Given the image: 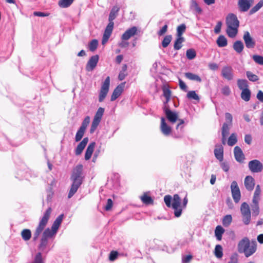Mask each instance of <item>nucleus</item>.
<instances>
[{
    "label": "nucleus",
    "mask_w": 263,
    "mask_h": 263,
    "mask_svg": "<svg viewBox=\"0 0 263 263\" xmlns=\"http://www.w3.org/2000/svg\"><path fill=\"white\" fill-rule=\"evenodd\" d=\"M86 130L80 127L78 130L77 131L76 137H75V141L76 142L80 141L82 138H83L84 134L85 133Z\"/></svg>",
    "instance_id": "obj_40"
},
{
    "label": "nucleus",
    "mask_w": 263,
    "mask_h": 263,
    "mask_svg": "<svg viewBox=\"0 0 263 263\" xmlns=\"http://www.w3.org/2000/svg\"><path fill=\"white\" fill-rule=\"evenodd\" d=\"M167 25L165 24L158 32V35L159 36H161L165 34L167 30Z\"/></svg>",
    "instance_id": "obj_60"
},
{
    "label": "nucleus",
    "mask_w": 263,
    "mask_h": 263,
    "mask_svg": "<svg viewBox=\"0 0 263 263\" xmlns=\"http://www.w3.org/2000/svg\"><path fill=\"white\" fill-rule=\"evenodd\" d=\"M225 118L226 120V122L225 123H228V124L232 125L233 117L232 115L230 113L226 112L225 114Z\"/></svg>",
    "instance_id": "obj_56"
},
{
    "label": "nucleus",
    "mask_w": 263,
    "mask_h": 263,
    "mask_svg": "<svg viewBox=\"0 0 263 263\" xmlns=\"http://www.w3.org/2000/svg\"><path fill=\"white\" fill-rule=\"evenodd\" d=\"M32 263H44L41 253H38L36 254Z\"/></svg>",
    "instance_id": "obj_52"
},
{
    "label": "nucleus",
    "mask_w": 263,
    "mask_h": 263,
    "mask_svg": "<svg viewBox=\"0 0 263 263\" xmlns=\"http://www.w3.org/2000/svg\"><path fill=\"white\" fill-rule=\"evenodd\" d=\"M191 9L195 10L196 12L200 13L201 12V9L199 7L197 3L195 1H192L191 4Z\"/></svg>",
    "instance_id": "obj_50"
},
{
    "label": "nucleus",
    "mask_w": 263,
    "mask_h": 263,
    "mask_svg": "<svg viewBox=\"0 0 263 263\" xmlns=\"http://www.w3.org/2000/svg\"><path fill=\"white\" fill-rule=\"evenodd\" d=\"M253 215L257 216L259 214V209L258 204H252L251 205Z\"/></svg>",
    "instance_id": "obj_55"
},
{
    "label": "nucleus",
    "mask_w": 263,
    "mask_h": 263,
    "mask_svg": "<svg viewBox=\"0 0 263 263\" xmlns=\"http://www.w3.org/2000/svg\"><path fill=\"white\" fill-rule=\"evenodd\" d=\"M160 130L162 133L166 136H168L172 131L171 127L166 124L164 117L161 118Z\"/></svg>",
    "instance_id": "obj_17"
},
{
    "label": "nucleus",
    "mask_w": 263,
    "mask_h": 263,
    "mask_svg": "<svg viewBox=\"0 0 263 263\" xmlns=\"http://www.w3.org/2000/svg\"><path fill=\"white\" fill-rule=\"evenodd\" d=\"M263 6V0H260L254 7L250 11V14H252L259 10Z\"/></svg>",
    "instance_id": "obj_43"
},
{
    "label": "nucleus",
    "mask_w": 263,
    "mask_h": 263,
    "mask_svg": "<svg viewBox=\"0 0 263 263\" xmlns=\"http://www.w3.org/2000/svg\"><path fill=\"white\" fill-rule=\"evenodd\" d=\"M185 77L187 79H188L190 80H192V81H196L198 82H201V79L198 75H197L196 74H194V73H193L191 72H186L185 73Z\"/></svg>",
    "instance_id": "obj_29"
},
{
    "label": "nucleus",
    "mask_w": 263,
    "mask_h": 263,
    "mask_svg": "<svg viewBox=\"0 0 263 263\" xmlns=\"http://www.w3.org/2000/svg\"><path fill=\"white\" fill-rule=\"evenodd\" d=\"M224 232V230L223 228L220 226H218L216 227V229L215 230V235L216 237V238L218 240H221L222 238V235Z\"/></svg>",
    "instance_id": "obj_32"
},
{
    "label": "nucleus",
    "mask_w": 263,
    "mask_h": 263,
    "mask_svg": "<svg viewBox=\"0 0 263 263\" xmlns=\"http://www.w3.org/2000/svg\"><path fill=\"white\" fill-rule=\"evenodd\" d=\"M172 40V35H166L162 41V46L163 48L167 47Z\"/></svg>",
    "instance_id": "obj_42"
},
{
    "label": "nucleus",
    "mask_w": 263,
    "mask_h": 263,
    "mask_svg": "<svg viewBox=\"0 0 263 263\" xmlns=\"http://www.w3.org/2000/svg\"><path fill=\"white\" fill-rule=\"evenodd\" d=\"M234 155L236 160L239 163H243L245 160V155L241 149L238 146L234 148Z\"/></svg>",
    "instance_id": "obj_18"
},
{
    "label": "nucleus",
    "mask_w": 263,
    "mask_h": 263,
    "mask_svg": "<svg viewBox=\"0 0 263 263\" xmlns=\"http://www.w3.org/2000/svg\"><path fill=\"white\" fill-rule=\"evenodd\" d=\"M221 76L229 81L232 80L234 78L232 67L230 66L223 67L221 70Z\"/></svg>",
    "instance_id": "obj_13"
},
{
    "label": "nucleus",
    "mask_w": 263,
    "mask_h": 263,
    "mask_svg": "<svg viewBox=\"0 0 263 263\" xmlns=\"http://www.w3.org/2000/svg\"><path fill=\"white\" fill-rule=\"evenodd\" d=\"M256 241H250L247 237L243 238L238 242L237 250L239 253L243 254L246 257L252 255L256 252Z\"/></svg>",
    "instance_id": "obj_1"
},
{
    "label": "nucleus",
    "mask_w": 263,
    "mask_h": 263,
    "mask_svg": "<svg viewBox=\"0 0 263 263\" xmlns=\"http://www.w3.org/2000/svg\"><path fill=\"white\" fill-rule=\"evenodd\" d=\"M104 112V108L101 107H99L94 117L92 122L91 123V127L90 129V133H93L96 129L98 125L99 124L103 115Z\"/></svg>",
    "instance_id": "obj_8"
},
{
    "label": "nucleus",
    "mask_w": 263,
    "mask_h": 263,
    "mask_svg": "<svg viewBox=\"0 0 263 263\" xmlns=\"http://www.w3.org/2000/svg\"><path fill=\"white\" fill-rule=\"evenodd\" d=\"M232 221V217L231 215H227L225 216L222 220V224L224 227H228Z\"/></svg>",
    "instance_id": "obj_44"
},
{
    "label": "nucleus",
    "mask_w": 263,
    "mask_h": 263,
    "mask_svg": "<svg viewBox=\"0 0 263 263\" xmlns=\"http://www.w3.org/2000/svg\"><path fill=\"white\" fill-rule=\"evenodd\" d=\"M252 58L256 63L263 65V57L258 55H254Z\"/></svg>",
    "instance_id": "obj_53"
},
{
    "label": "nucleus",
    "mask_w": 263,
    "mask_h": 263,
    "mask_svg": "<svg viewBox=\"0 0 263 263\" xmlns=\"http://www.w3.org/2000/svg\"><path fill=\"white\" fill-rule=\"evenodd\" d=\"M125 85V82L121 83L118 85L114 90L111 96V101H115L117 99L122 93L123 91V89Z\"/></svg>",
    "instance_id": "obj_19"
},
{
    "label": "nucleus",
    "mask_w": 263,
    "mask_h": 263,
    "mask_svg": "<svg viewBox=\"0 0 263 263\" xmlns=\"http://www.w3.org/2000/svg\"><path fill=\"white\" fill-rule=\"evenodd\" d=\"M240 212L243 222L246 225H248L251 220V212L249 204L246 202H243L240 206Z\"/></svg>",
    "instance_id": "obj_7"
},
{
    "label": "nucleus",
    "mask_w": 263,
    "mask_h": 263,
    "mask_svg": "<svg viewBox=\"0 0 263 263\" xmlns=\"http://www.w3.org/2000/svg\"><path fill=\"white\" fill-rule=\"evenodd\" d=\"M95 145V142H91L88 145L85 154V159L86 160H88L91 158Z\"/></svg>",
    "instance_id": "obj_23"
},
{
    "label": "nucleus",
    "mask_w": 263,
    "mask_h": 263,
    "mask_svg": "<svg viewBox=\"0 0 263 263\" xmlns=\"http://www.w3.org/2000/svg\"><path fill=\"white\" fill-rule=\"evenodd\" d=\"M64 217L63 214H61L59 215L54 220L53 222V223L52 224V226L51 227L52 229H53L54 230L58 231V230L60 226L62 221L63 220Z\"/></svg>",
    "instance_id": "obj_25"
},
{
    "label": "nucleus",
    "mask_w": 263,
    "mask_h": 263,
    "mask_svg": "<svg viewBox=\"0 0 263 263\" xmlns=\"http://www.w3.org/2000/svg\"><path fill=\"white\" fill-rule=\"evenodd\" d=\"M99 58L98 55H93L90 58L86 66V70L87 71H91L95 69L98 62Z\"/></svg>",
    "instance_id": "obj_14"
},
{
    "label": "nucleus",
    "mask_w": 263,
    "mask_h": 263,
    "mask_svg": "<svg viewBox=\"0 0 263 263\" xmlns=\"http://www.w3.org/2000/svg\"><path fill=\"white\" fill-rule=\"evenodd\" d=\"M237 86L238 88L241 90H243L245 89H249L248 81L245 79H238L237 80Z\"/></svg>",
    "instance_id": "obj_33"
},
{
    "label": "nucleus",
    "mask_w": 263,
    "mask_h": 263,
    "mask_svg": "<svg viewBox=\"0 0 263 263\" xmlns=\"http://www.w3.org/2000/svg\"><path fill=\"white\" fill-rule=\"evenodd\" d=\"M232 125L228 124V123H224L222 127V136H228L229 131L232 127Z\"/></svg>",
    "instance_id": "obj_35"
},
{
    "label": "nucleus",
    "mask_w": 263,
    "mask_h": 263,
    "mask_svg": "<svg viewBox=\"0 0 263 263\" xmlns=\"http://www.w3.org/2000/svg\"><path fill=\"white\" fill-rule=\"evenodd\" d=\"M88 142V138H84L76 147L75 149V154L77 156L81 155Z\"/></svg>",
    "instance_id": "obj_21"
},
{
    "label": "nucleus",
    "mask_w": 263,
    "mask_h": 263,
    "mask_svg": "<svg viewBox=\"0 0 263 263\" xmlns=\"http://www.w3.org/2000/svg\"><path fill=\"white\" fill-rule=\"evenodd\" d=\"M253 3L251 2L249 0H239L238 2V6L239 10L241 12L247 11Z\"/></svg>",
    "instance_id": "obj_16"
},
{
    "label": "nucleus",
    "mask_w": 263,
    "mask_h": 263,
    "mask_svg": "<svg viewBox=\"0 0 263 263\" xmlns=\"http://www.w3.org/2000/svg\"><path fill=\"white\" fill-rule=\"evenodd\" d=\"M187 97L190 99H193L197 101L199 100V96H198V95L196 94V92L193 90L190 91L188 92L187 94Z\"/></svg>",
    "instance_id": "obj_48"
},
{
    "label": "nucleus",
    "mask_w": 263,
    "mask_h": 263,
    "mask_svg": "<svg viewBox=\"0 0 263 263\" xmlns=\"http://www.w3.org/2000/svg\"><path fill=\"white\" fill-rule=\"evenodd\" d=\"M140 199L142 202L146 205L152 204L153 203V199L149 196H147L146 194H144L143 196L140 197Z\"/></svg>",
    "instance_id": "obj_37"
},
{
    "label": "nucleus",
    "mask_w": 263,
    "mask_h": 263,
    "mask_svg": "<svg viewBox=\"0 0 263 263\" xmlns=\"http://www.w3.org/2000/svg\"><path fill=\"white\" fill-rule=\"evenodd\" d=\"M51 213V208H49L46 211L43 217L41 218L39 223L36 227L34 234L33 239L34 240H36L38 239L39 237L42 233L43 231L46 226L48 221L49 219L50 214Z\"/></svg>",
    "instance_id": "obj_6"
},
{
    "label": "nucleus",
    "mask_w": 263,
    "mask_h": 263,
    "mask_svg": "<svg viewBox=\"0 0 263 263\" xmlns=\"http://www.w3.org/2000/svg\"><path fill=\"white\" fill-rule=\"evenodd\" d=\"M215 256L217 258H221L223 256V249L222 247L220 245H217L215 246L214 250Z\"/></svg>",
    "instance_id": "obj_34"
},
{
    "label": "nucleus",
    "mask_w": 263,
    "mask_h": 263,
    "mask_svg": "<svg viewBox=\"0 0 263 263\" xmlns=\"http://www.w3.org/2000/svg\"><path fill=\"white\" fill-rule=\"evenodd\" d=\"M239 256L237 253H233L230 257L228 263H238Z\"/></svg>",
    "instance_id": "obj_47"
},
{
    "label": "nucleus",
    "mask_w": 263,
    "mask_h": 263,
    "mask_svg": "<svg viewBox=\"0 0 263 263\" xmlns=\"http://www.w3.org/2000/svg\"><path fill=\"white\" fill-rule=\"evenodd\" d=\"M256 98L259 101L263 103V91L259 90L257 93Z\"/></svg>",
    "instance_id": "obj_64"
},
{
    "label": "nucleus",
    "mask_w": 263,
    "mask_h": 263,
    "mask_svg": "<svg viewBox=\"0 0 263 263\" xmlns=\"http://www.w3.org/2000/svg\"><path fill=\"white\" fill-rule=\"evenodd\" d=\"M222 26V23L220 21H219L217 22L215 28H214V32L215 33L218 34L220 33L221 31V28Z\"/></svg>",
    "instance_id": "obj_58"
},
{
    "label": "nucleus",
    "mask_w": 263,
    "mask_h": 263,
    "mask_svg": "<svg viewBox=\"0 0 263 263\" xmlns=\"http://www.w3.org/2000/svg\"><path fill=\"white\" fill-rule=\"evenodd\" d=\"M233 49L238 53H240L243 50L244 45L240 41H237L233 44Z\"/></svg>",
    "instance_id": "obj_26"
},
{
    "label": "nucleus",
    "mask_w": 263,
    "mask_h": 263,
    "mask_svg": "<svg viewBox=\"0 0 263 263\" xmlns=\"http://www.w3.org/2000/svg\"><path fill=\"white\" fill-rule=\"evenodd\" d=\"M240 96L243 100L248 102L250 100L251 91L249 89H245L242 90Z\"/></svg>",
    "instance_id": "obj_31"
},
{
    "label": "nucleus",
    "mask_w": 263,
    "mask_h": 263,
    "mask_svg": "<svg viewBox=\"0 0 263 263\" xmlns=\"http://www.w3.org/2000/svg\"><path fill=\"white\" fill-rule=\"evenodd\" d=\"M119 10L120 8L119 7L115 6L112 7L110 12L108 18L109 23L105 29L102 37V44L103 45H104L107 43L111 35L114 26L113 21L116 17Z\"/></svg>",
    "instance_id": "obj_4"
},
{
    "label": "nucleus",
    "mask_w": 263,
    "mask_h": 263,
    "mask_svg": "<svg viewBox=\"0 0 263 263\" xmlns=\"http://www.w3.org/2000/svg\"><path fill=\"white\" fill-rule=\"evenodd\" d=\"M21 236L25 241L29 240L31 237V231L29 229H24L21 232Z\"/></svg>",
    "instance_id": "obj_36"
},
{
    "label": "nucleus",
    "mask_w": 263,
    "mask_h": 263,
    "mask_svg": "<svg viewBox=\"0 0 263 263\" xmlns=\"http://www.w3.org/2000/svg\"><path fill=\"white\" fill-rule=\"evenodd\" d=\"M113 202L111 199H108L107 204L105 207V209L106 211H109L111 209L112 206Z\"/></svg>",
    "instance_id": "obj_62"
},
{
    "label": "nucleus",
    "mask_w": 263,
    "mask_h": 263,
    "mask_svg": "<svg viewBox=\"0 0 263 263\" xmlns=\"http://www.w3.org/2000/svg\"><path fill=\"white\" fill-rule=\"evenodd\" d=\"M110 86V78L107 77L104 82L102 83L101 89L99 95V101L102 102L106 98L109 88Z\"/></svg>",
    "instance_id": "obj_9"
},
{
    "label": "nucleus",
    "mask_w": 263,
    "mask_h": 263,
    "mask_svg": "<svg viewBox=\"0 0 263 263\" xmlns=\"http://www.w3.org/2000/svg\"><path fill=\"white\" fill-rule=\"evenodd\" d=\"M245 185L248 191H252L254 187L255 181L251 176H247L245 179Z\"/></svg>",
    "instance_id": "obj_22"
},
{
    "label": "nucleus",
    "mask_w": 263,
    "mask_h": 263,
    "mask_svg": "<svg viewBox=\"0 0 263 263\" xmlns=\"http://www.w3.org/2000/svg\"><path fill=\"white\" fill-rule=\"evenodd\" d=\"M184 41L183 37L177 36L174 45V48L176 50L180 49L182 46V43Z\"/></svg>",
    "instance_id": "obj_30"
},
{
    "label": "nucleus",
    "mask_w": 263,
    "mask_h": 263,
    "mask_svg": "<svg viewBox=\"0 0 263 263\" xmlns=\"http://www.w3.org/2000/svg\"><path fill=\"white\" fill-rule=\"evenodd\" d=\"M98 42L97 40H92L89 44V49L91 51H94L97 48Z\"/></svg>",
    "instance_id": "obj_49"
},
{
    "label": "nucleus",
    "mask_w": 263,
    "mask_h": 263,
    "mask_svg": "<svg viewBox=\"0 0 263 263\" xmlns=\"http://www.w3.org/2000/svg\"><path fill=\"white\" fill-rule=\"evenodd\" d=\"M214 154L215 157L221 161L223 158V149L222 146H219L218 148H216L214 149Z\"/></svg>",
    "instance_id": "obj_24"
},
{
    "label": "nucleus",
    "mask_w": 263,
    "mask_h": 263,
    "mask_svg": "<svg viewBox=\"0 0 263 263\" xmlns=\"http://www.w3.org/2000/svg\"><path fill=\"white\" fill-rule=\"evenodd\" d=\"M164 201L168 208L172 207L174 210V215L175 217H179L182 214V209L181 208V199L178 194H175L173 198L170 195L164 196Z\"/></svg>",
    "instance_id": "obj_5"
},
{
    "label": "nucleus",
    "mask_w": 263,
    "mask_h": 263,
    "mask_svg": "<svg viewBox=\"0 0 263 263\" xmlns=\"http://www.w3.org/2000/svg\"><path fill=\"white\" fill-rule=\"evenodd\" d=\"M226 23L227 26L226 32L228 35L231 38L235 37L239 26V21L236 15L233 13L229 14L226 17Z\"/></svg>",
    "instance_id": "obj_3"
},
{
    "label": "nucleus",
    "mask_w": 263,
    "mask_h": 263,
    "mask_svg": "<svg viewBox=\"0 0 263 263\" xmlns=\"http://www.w3.org/2000/svg\"><path fill=\"white\" fill-rule=\"evenodd\" d=\"M90 122V118L88 116L86 117L82 123L80 127L86 130L87 128V126L88 125L89 123Z\"/></svg>",
    "instance_id": "obj_54"
},
{
    "label": "nucleus",
    "mask_w": 263,
    "mask_h": 263,
    "mask_svg": "<svg viewBox=\"0 0 263 263\" xmlns=\"http://www.w3.org/2000/svg\"><path fill=\"white\" fill-rule=\"evenodd\" d=\"M47 243L48 239L44 238L42 236L41 240V243L39 245V249L41 251H43L46 248Z\"/></svg>",
    "instance_id": "obj_51"
},
{
    "label": "nucleus",
    "mask_w": 263,
    "mask_h": 263,
    "mask_svg": "<svg viewBox=\"0 0 263 263\" xmlns=\"http://www.w3.org/2000/svg\"><path fill=\"white\" fill-rule=\"evenodd\" d=\"M231 189L232 197L236 203H238L240 199V192L237 183L233 181L231 185Z\"/></svg>",
    "instance_id": "obj_11"
},
{
    "label": "nucleus",
    "mask_w": 263,
    "mask_h": 263,
    "mask_svg": "<svg viewBox=\"0 0 263 263\" xmlns=\"http://www.w3.org/2000/svg\"><path fill=\"white\" fill-rule=\"evenodd\" d=\"M248 167L252 173H260L263 170V164L258 160L254 159L249 162Z\"/></svg>",
    "instance_id": "obj_10"
},
{
    "label": "nucleus",
    "mask_w": 263,
    "mask_h": 263,
    "mask_svg": "<svg viewBox=\"0 0 263 263\" xmlns=\"http://www.w3.org/2000/svg\"><path fill=\"white\" fill-rule=\"evenodd\" d=\"M164 112L167 120L172 124L175 123L178 118V114L170 110L166 105L163 108Z\"/></svg>",
    "instance_id": "obj_12"
},
{
    "label": "nucleus",
    "mask_w": 263,
    "mask_h": 263,
    "mask_svg": "<svg viewBox=\"0 0 263 263\" xmlns=\"http://www.w3.org/2000/svg\"><path fill=\"white\" fill-rule=\"evenodd\" d=\"M221 167L226 172H228L229 170L230 167L228 163L226 162H221L220 164Z\"/></svg>",
    "instance_id": "obj_59"
},
{
    "label": "nucleus",
    "mask_w": 263,
    "mask_h": 263,
    "mask_svg": "<svg viewBox=\"0 0 263 263\" xmlns=\"http://www.w3.org/2000/svg\"><path fill=\"white\" fill-rule=\"evenodd\" d=\"M243 39L244 40L246 46L248 48H253L255 46V42L249 31H245L243 35Z\"/></svg>",
    "instance_id": "obj_15"
},
{
    "label": "nucleus",
    "mask_w": 263,
    "mask_h": 263,
    "mask_svg": "<svg viewBox=\"0 0 263 263\" xmlns=\"http://www.w3.org/2000/svg\"><path fill=\"white\" fill-rule=\"evenodd\" d=\"M237 142V138L236 134L233 133L231 135L228 140V144L229 146H232L234 145Z\"/></svg>",
    "instance_id": "obj_38"
},
{
    "label": "nucleus",
    "mask_w": 263,
    "mask_h": 263,
    "mask_svg": "<svg viewBox=\"0 0 263 263\" xmlns=\"http://www.w3.org/2000/svg\"><path fill=\"white\" fill-rule=\"evenodd\" d=\"M74 0H60L58 4L61 8H67L73 3Z\"/></svg>",
    "instance_id": "obj_39"
},
{
    "label": "nucleus",
    "mask_w": 263,
    "mask_h": 263,
    "mask_svg": "<svg viewBox=\"0 0 263 263\" xmlns=\"http://www.w3.org/2000/svg\"><path fill=\"white\" fill-rule=\"evenodd\" d=\"M186 26L184 24H182L177 28V36L182 37L183 33L185 32Z\"/></svg>",
    "instance_id": "obj_41"
},
{
    "label": "nucleus",
    "mask_w": 263,
    "mask_h": 263,
    "mask_svg": "<svg viewBox=\"0 0 263 263\" xmlns=\"http://www.w3.org/2000/svg\"><path fill=\"white\" fill-rule=\"evenodd\" d=\"M118 256V252L116 251H111L109 255L110 260L113 261L115 260Z\"/></svg>",
    "instance_id": "obj_63"
},
{
    "label": "nucleus",
    "mask_w": 263,
    "mask_h": 263,
    "mask_svg": "<svg viewBox=\"0 0 263 263\" xmlns=\"http://www.w3.org/2000/svg\"><path fill=\"white\" fill-rule=\"evenodd\" d=\"M82 171L83 165L82 164H79L73 168L71 176L72 184L68 195V198H70L73 196L82 184V177L81 175Z\"/></svg>",
    "instance_id": "obj_2"
},
{
    "label": "nucleus",
    "mask_w": 263,
    "mask_h": 263,
    "mask_svg": "<svg viewBox=\"0 0 263 263\" xmlns=\"http://www.w3.org/2000/svg\"><path fill=\"white\" fill-rule=\"evenodd\" d=\"M163 96L165 98H171V91L167 88H164L163 89Z\"/></svg>",
    "instance_id": "obj_61"
},
{
    "label": "nucleus",
    "mask_w": 263,
    "mask_h": 263,
    "mask_svg": "<svg viewBox=\"0 0 263 263\" xmlns=\"http://www.w3.org/2000/svg\"><path fill=\"white\" fill-rule=\"evenodd\" d=\"M137 31V28L136 27L134 26L129 28L122 35V40L125 41L129 40L131 37L136 34Z\"/></svg>",
    "instance_id": "obj_20"
},
{
    "label": "nucleus",
    "mask_w": 263,
    "mask_h": 263,
    "mask_svg": "<svg viewBox=\"0 0 263 263\" xmlns=\"http://www.w3.org/2000/svg\"><path fill=\"white\" fill-rule=\"evenodd\" d=\"M246 76L248 79L252 82H256L259 79L257 75L253 74L249 71L246 72Z\"/></svg>",
    "instance_id": "obj_45"
},
{
    "label": "nucleus",
    "mask_w": 263,
    "mask_h": 263,
    "mask_svg": "<svg viewBox=\"0 0 263 263\" xmlns=\"http://www.w3.org/2000/svg\"><path fill=\"white\" fill-rule=\"evenodd\" d=\"M231 89L228 86H225L221 89V92L225 96H229L231 93Z\"/></svg>",
    "instance_id": "obj_57"
},
{
    "label": "nucleus",
    "mask_w": 263,
    "mask_h": 263,
    "mask_svg": "<svg viewBox=\"0 0 263 263\" xmlns=\"http://www.w3.org/2000/svg\"><path fill=\"white\" fill-rule=\"evenodd\" d=\"M57 232L56 231L52 229V228L51 229L47 228L44 231L42 236L44 238L48 239L54 237L55 235Z\"/></svg>",
    "instance_id": "obj_27"
},
{
    "label": "nucleus",
    "mask_w": 263,
    "mask_h": 263,
    "mask_svg": "<svg viewBox=\"0 0 263 263\" xmlns=\"http://www.w3.org/2000/svg\"><path fill=\"white\" fill-rule=\"evenodd\" d=\"M186 55L189 60H193L196 57V51L193 49H189L186 50Z\"/></svg>",
    "instance_id": "obj_46"
},
{
    "label": "nucleus",
    "mask_w": 263,
    "mask_h": 263,
    "mask_svg": "<svg viewBox=\"0 0 263 263\" xmlns=\"http://www.w3.org/2000/svg\"><path fill=\"white\" fill-rule=\"evenodd\" d=\"M216 43L219 47H226L228 44L227 39L224 35H221L217 38Z\"/></svg>",
    "instance_id": "obj_28"
}]
</instances>
